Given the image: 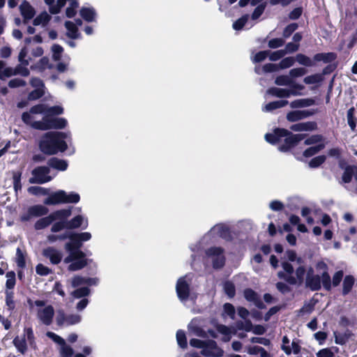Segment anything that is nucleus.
Segmentation results:
<instances>
[{
	"instance_id": "obj_1",
	"label": "nucleus",
	"mask_w": 357,
	"mask_h": 357,
	"mask_svg": "<svg viewBox=\"0 0 357 357\" xmlns=\"http://www.w3.org/2000/svg\"><path fill=\"white\" fill-rule=\"evenodd\" d=\"M67 134L63 132L50 131L45 133L38 143L40 151L47 155L64 152L68 149L65 139Z\"/></svg>"
},
{
	"instance_id": "obj_2",
	"label": "nucleus",
	"mask_w": 357,
	"mask_h": 357,
	"mask_svg": "<svg viewBox=\"0 0 357 357\" xmlns=\"http://www.w3.org/2000/svg\"><path fill=\"white\" fill-rule=\"evenodd\" d=\"M305 136V134H294L285 128H276L272 133L265 135V139L269 144L275 145L279 143L282 138H284L278 149L281 152H287L297 146Z\"/></svg>"
},
{
	"instance_id": "obj_3",
	"label": "nucleus",
	"mask_w": 357,
	"mask_h": 357,
	"mask_svg": "<svg viewBox=\"0 0 357 357\" xmlns=\"http://www.w3.org/2000/svg\"><path fill=\"white\" fill-rule=\"evenodd\" d=\"M80 200L79 194L71 192L67 194L63 190H57L50 194L45 200L44 204L46 205H57L60 204H76Z\"/></svg>"
},
{
	"instance_id": "obj_4",
	"label": "nucleus",
	"mask_w": 357,
	"mask_h": 357,
	"mask_svg": "<svg viewBox=\"0 0 357 357\" xmlns=\"http://www.w3.org/2000/svg\"><path fill=\"white\" fill-rule=\"evenodd\" d=\"M67 124V120L64 118L45 116L42 121H36L33 126L36 130H48L63 129Z\"/></svg>"
},
{
	"instance_id": "obj_5",
	"label": "nucleus",
	"mask_w": 357,
	"mask_h": 357,
	"mask_svg": "<svg viewBox=\"0 0 357 357\" xmlns=\"http://www.w3.org/2000/svg\"><path fill=\"white\" fill-rule=\"evenodd\" d=\"M338 167L343 171L340 183L341 184H349L354 178L356 185L353 192L357 195V165L347 164L344 159H340L338 161Z\"/></svg>"
},
{
	"instance_id": "obj_6",
	"label": "nucleus",
	"mask_w": 357,
	"mask_h": 357,
	"mask_svg": "<svg viewBox=\"0 0 357 357\" xmlns=\"http://www.w3.org/2000/svg\"><path fill=\"white\" fill-rule=\"evenodd\" d=\"M336 59L337 54L335 52L317 53L313 56V60L316 62L323 61L325 63H329L324 68L322 73H319L320 75H322V77L330 75L335 70L337 67V64L335 63H331L334 61Z\"/></svg>"
},
{
	"instance_id": "obj_7",
	"label": "nucleus",
	"mask_w": 357,
	"mask_h": 357,
	"mask_svg": "<svg viewBox=\"0 0 357 357\" xmlns=\"http://www.w3.org/2000/svg\"><path fill=\"white\" fill-rule=\"evenodd\" d=\"M225 250L221 247H211L206 250V255L212 257V266L214 269H220L225 265Z\"/></svg>"
},
{
	"instance_id": "obj_8",
	"label": "nucleus",
	"mask_w": 357,
	"mask_h": 357,
	"mask_svg": "<svg viewBox=\"0 0 357 357\" xmlns=\"http://www.w3.org/2000/svg\"><path fill=\"white\" fill-rule=\"evenodd\" d=\"M50 173V168L48 166H38L32 170L33 177L29 178V183L39 184L47 183L52 179V177L49 176Z\"/></svg>"
},
{
	"instance_id": "obj_9",
	"label": "nucleus",
	"mask_w": 357,
	"mask_h": 357,
	"mask_svg": "<svg viewBox=\"0 0 357 357\" xmlns=\"http://www.w3.org/2000/svg\"><path fill=\"white\" fill-rule=\"evenodd\" d=\"M68 255L64 259L65 264H70L68 269L70 271H76L84 268L88 264L87 259H83L72 251H67Z\"/></svg>"
},
{
	"instance_id": "obj_10",
	"label": "nucleus",
	"mask_w": 357,
	"mask_h": 357,
	"mask_svg": "<svg viewBox=\"0 0 357 357\" xmlns=\"http://www.w3.org/2000/svg\"><path fill=\"white\" fill-rule=\"evenodd\" d=\"M68 239L70 241L65 244V250L72 251L83 259H86V255L81 250L83 242L77 237L75 233L70 232Z\"/></svg>"
},
{
	"instance_id": "obj_11",
	"label": "nucleus",
	"mask_w": 357,
	"mask_h": 357,
	"mask_svg": "<svg viewBox=\"0 0 357 357\" xmlns=\"http://www.w3.org/2000/svg\"><path fill=\"white\" fill-rule=\"evenodd\" d=\"M49 212V209L41 204H36L29 206L27 209L26 213L21 215V220L22 222L29 221L33 217H42L46 215Z\"/></svg>"
},
{
	"instance_id": "obj_12",
	"label": "nucleus",
	"mask_w": 357,
	"mask_h": 357,
	"mask_svg": "<svg viewBox=\"0 0 357 357\" xmlns=\"http://www.w3.org/2000/svg\"><path fill=\"white\" fill-rule=\"evenodd\" d=\"M201 354L208 357H222L224 351L218 346L215 340H206V344L201 351Z\"/></svg>"
},
{
	"instance_id": "obj_13",
	"label": "nucleus",
	"mask_w": 357,
	"mask_h": 357,
	"mask_svg": "<svg viewBox=\"0 0 357 357\" xmlns=\"http://www.w3.org/2000/svg\"><path fill=\"white\" fill-rule=\"evenodd\" d=\"M282 267L284 271H280L278 273V276L286 281L291 285H295L297 284V280L295 277L292 276L291 274L294 272L293 266L287 261H283L282 263Z\"/></svg>"
},
{
	"instance_id": "obj_14",
	"label": "nucleus",
	"mask_w": 357,
	"mask_h": 357,
	"mask_svg": "<svg viewBox=\"0 0 357 357\" xmlns=\"http://www.w3.org/2000/svg\"><path fill=\"white\" fill-rule=\"evenodd\" d=\"M176 291L178 298L181 301H187L190 296V285L185 278H180L176 282Z\"/></svg>"
},
{
	"instance_id": "obj_15",
	"label": "nucleus",
	"mask_w": 357,
	"mask_h": 357,
	"mask_svg": "<svg viewBox=\"0 0 357 357\" xmlns=\"http://www.w3.org/2000/svg\"><path fill=\"white\" fill-rule=\"evenodd\" d=\"M243 296L247 301L253 303L258 309L264 310L266 308L259 295L252 289H245L243 290Z\"/></svg>"
},
{
	"instance_id": "obj_16",
	"label": "nucleus",
	"mask_w": 357,
	"mask_h": 357,
	"mask_svg": "<svg viewBox=\"0 0 357 357\" xmlns=\"http://www.w3.org/2000/svg\"><path fill=\"white\" fill-rule=\"evenodd\" d=\"M38 317L42 323L46 326H50L52 323L54 315V310L52 305H49L44 309L38 311Z\"/></svg>"
},
{
	"instance_id": "obj_17",
	"label": "nucleus",
	"mask_w": 357,
	"mask_h": 357,
	"mask_svg": "<svg viewBox=\"0 0 357 357\" xmlns=\"http://www.w3.org/2000/svg\"><path fill=\"white\" fill-rule=\"evenodd\" d=\"M43 255L49 259L52 264L57 265L62 260V253L54 247H47L43 250Z\"/></svg>"
},
{
	"instance_id": "obj_18",
	"label": "nucleus",
	"mask_w": 357,
	"mask_h": 357,
	"mask_svg": "<svg viewBox=\"0 0 357 357\" xmlns=\"http://www.w3.org/2000/svg\"><path fill=\"white\" fill-rule=\"evenodd\" d=\"M316 267L317 269H321L323 270V273H321V281H322V286L324 289L326 291H331V276L328 272V266L324 261H319Z\"/></svg>"
},
{
	"instance_id": "obj_19",
	"label": "nucleus",
	"mask_w": 357,
	"mask_h": 357,
	"mask_svg": "<svg viewBox=\"0 0 357 357\" xmlns=\"http://www.w3.org/2000/svg\"><path fill=\"white\" fill-rule=\"evenodd\" d=\"M20 10L21 15L24 18V23H26L28 20L32 19L36 14L34 8L26 0L23 1L20 6Z\"/></svg>"
},
{
	"instance_id": "obj_20",
	"label": "nucleus",
	"mask_w": 357,
	"mask_h": 357,
	"mask_svg": "<svg viewBox=\"0 0 357 357\" xmlns=\"http://www.w3.org/2000/svg\"><path fill=\"white\" fill-rule=\"evenodd\" d=\"M321 275H315L312 277H306L305 287L312 291H317L321 289Z\"/></svg>"
},
{
	"instance_id": "obj_21",
	"label": "nucleus",
	"mask_w": 357,
	"mask_h": 357,
	"mask_svg": "<svg viewBox=\"0 0 357 357\" xmlns=\"http://www.w3.org/2000/svg\"><path fill=\"white\" fill-rule=\"evenodd\" d=\"M290 129L295 132L312 131L317 129V123L315 121L298 123L291 125Z\"/></svg>"
},
{
	"instance_id": "obj_22",
	"label": "nucleus",
	"mask_w": 357,
	"mask_h": 357,
	"mask_svg": "<svg viewBox=\"0 0 357 357\" xmlns=\"http://www.w3.org/2000/svg\"><path fill=\"white\" fill-rule=\"evenodd\" d=\"M267 93L273 96L284 98H289L291 95L296 96V93L294 90H289L287 89H281L277 87H271L267 90Z\"/></svg>"
},
{
	"instance_id": "obj_23",
	"label": "nucleus",
	"mask_w": 357,
	"mask_h": 357,
	"mask_svg": "<svg viewBox=\"0 0 357 357\" xmlns=\"http://www.w3.org/2000/svg\"><path fill=\"white\" fill-rule=\"evenodd\" d=\"M72 208L73 207L70 206L68 208H63L51 213L52 220L53 222L55 220L68 221V218L72 214Z\"/></svg>"
},
{
	"instance_id": "obj_24",
	"label": "nucleus",
	"mask_w": 357,
	"mask_h": 357,
	"mask_svg": "<svg viewBox=\"0 0 357 357\" xmlns=\"http://www.w3.org/2000/svg\"><path fill=\"white\" fill-rule=\"evenodd\" d=\"M48 167L59 171H66L68 167V162L56 157L50 158L47 161Z\"/></svg>"
},
{
	"instance_id": "obj_25",
	"label": "nucleus",
	"mask_w": 357,
	"mask_h": 357,
	"mask_svg": "<svg viewBox=\"0 0 357 357\" xmlns=\"http://www.w3.org/2000/svg\"><path fill=\"white\" fill-rule=\"evenodd\" d=\"M13 344L21 354H25L27 351L28 347L26 340L23 336L17 335L13 340Z\"/></svg>"
},
{
	"instance_id": "obj_26",
	"label": "nucleus",
	"mask_w": 357,
	"mask_h": 357,
	"mask_svg": "<svg viewBox=\"0 0 357 357\" xmlns=\"http://www.w3.org/2000/svg\"><path fill=\"white\" fill-rule=\"evenodd\" d=\"M354 283L355 278L353 275H347L344 278L342 291L343 296H346L351 292Z\"/></svg>"
},
{
	"instance_id": "obj_27",
	"label": "nucleus",
	"mask_w": 357,
	"mask_h": 357,
	"mask_svg": "<svg viewBox=\"0 0 357 357\" xmlns=\"http://www.w3.org/2000/svg\"><path fill=\"white\" fill-rule=\"evenodd\" d=\"M5 303L7 310L12 312L16 307V301H15L14 291L5 290Z\"/></svg>"
},
{
	"instance_id": "obj_28",
	"label": "nucleus",
	"mask_w": 357,
	"mask_h": 357,
	"mask_svg": "<svg viewBox=\"0 0 357 357\" xmlns=\"http://www.w3.org/2000/svg\"><path fill=\"white\" fill-rule=\"evenodd\" d=\"M289 104L287 100H280L267 103L263 108V111L266 112H271L275 109L282 108Z\"/></svg>"
},
{
	"instance_id": "obj_29",
	"label": "nucleus",
	"mask_w": 357,
	"mask_h": 357,
	"mask_svg": "<svg viewBox=\"0 0 357 357\" xmlns=\"http://www.w3.org/2000/svg\"><path fill=\"white\" fill-rule=\"evenodd\" d=\"M315 100L313 98L297 99L290 102V107L293 109L306 107L314 105Z\"/></svg>"
},
{
	"instance_id": "obj_30",
	"label": "nucleus",
	"mask_w": 357,
	"mask_h": 357,
	"mask_svg": "<svg viewBox=\"0 0 357 357\" xmlns=\"http://www.w3.org/2000/svg\"><path fill=\"white\" fill-rule=\"evenodd\" d=\"M80 15L82 17L88 22H91L95 20L96 11L93 8L83 7L79 10Z\"/></svg>"
},
{
	"instance_id": "obj_31",
	"label": "nucleus",
	"mask_w": 357,
	"mask_h": 357,
	"mask_svg": "<svg viewBox=\"0 0 357 357\" xmlns=\"http://www.w3.org/2000/svg\"><path fill=\"white\" fill-rule=\"evenodd\" d=\"M23 337H24V339L26 340V341L29 342V346L33 348L36 349V337L33 333V328L31 327H25L23 330Z\"/></svg>"
},
{
	"instance_id": "obj_32",
	"label": "nucleus",
	"mask_w": 357,
	"mask_h": 357,
	"mask_svg": "<svg viewBox=\"0 0 357 357\" xmlns=\"http://www.w3.org/2000/svg\"><path fill=\"white\" fill-rule=\"evenodd\" d=\"M65 26L68 30L67 36L71 39H77L79 36V30L77 26L70 21L65 22Z\"/></svg>"
},
{
	"instance_id": "obj_33",
	"label": "nucleus",
	"mask_w": 357,
	"mask_h": 357,
	"mask_svg": "<svg viewBox=\"0 0 357 357\" xmlns=\"http://www.w3.org/2000/svg\"><path fill=\"white\" fill-rule=\"evenodd\" d=\"M351 335L352 333L349 329H347L343 333H337V332H334L335 342L340 345H344L351 337Z\"/></svg>"
},
{
	"instance_id": "obj_34",
	"label": "nucleus",
	"mask_w": 357,
	"mask_h": 357,
	"mask_svg": "<svg viewBox=\"0 0 357 357\" xmlns=\"http://www.w3.org/2000/svg\"><path fill=\"white\" fill-rule=\"evenodd\" d=\"M52 219L50 214L48 216L40 218L34 224L35 229L41 230L47 227L52 223L53 220Z\"/></svg>"
},
{
	"instance_id": "obj_35",
	"label": "nucleus",
	"mask_w": 357,
	"mask_h": 357,
	"mask_svg": "<svg viewBox=\"0 0 357 357\" xmlns=\"http://www.w3.org/2000/svg\"><path fill=\"white\" fill-rule=\"evenodd\" d=\"M7 278L6 282V289L9 291H13L16 284V274L15 271H10L6 273Z\"/></svg>"
},
{
	"instance_id": "obj_36",
	"label": "nucleus",
	"mask_w": 357,
	"mask_h": 357,
	"mask_svg": "<svg viewBox=\"0 0 357 357\" xmlns=\"http://www.w3.org/2000/svg\"><path fill=\"white\" fill-rule=\"evenodd\" d=\"M50 20L51 16L46 11H43L34 18L33 20V24L34 26H38L40 24L45 26Z\"/></svg>"
},
{
	"instance_id": "obj_37",
	"label": "nucleus",
	"mask_w": 357,
	"mask_h": 357,
	"mask_svg": "<svg viewBox=\"0 0 357 357\" xmlns=\"http://www.w3.org/2000/svg\"><path fill=\"white\" fill-rule=\"evenodd\" d=\"M35 68L40 72H43L46 69H52L53 65L50 63L47 56H43L36 63Z\"/></svg>"
},
{
	"instance_id": "obj_38",
	"label": "nucleus",
	"mask_w": 357,
	"mask_h": 357,
	"mask_svg": "<svg viewBox=\"0 0 357 357\" xmlns=\"http://www.w3.org/2000/svg\"><path fill=\"white\" fill-rule=\"evenodd\" d=\"M324 147V144H319L316 146H310L304 151L303 156L305 158L312 157L322 150Z\"/></svg>"
},
{
	"instance_id": "obj_39",
	"label": "nucleus",
	"mask_w": 357,
	"mask_h": 357,
	"mask_svg": "<svg viewBox=\"0 0 357 357\" xmlns=\"http://www.w3.org/2000/svg\"><path fill=\"white\" fill-rule=\"evenodd\" d=\"M83 222V217L80 215H77L70 220L66 221L68 229H74L81 227Z\"/></svg>"
},
{
	"instance_id": "obj_40",
	"label": "nucleus",
	"mask_w": 357,
	"mask_h": 357,
	"mask_svg": "<svg viewBox=\"0 0 357 357\" xmlns=\"http://www.w3.org/2000/svg\"><path fill=\"white\" fill-rule=\"evenodd\" d=\"M296 60L299 64L304 66L310 67L314 65L310 57L301 53L296 54L295 61Z\"/></svg>"
},
{
	"instance_id": "obj_41",
	"label": "nucleus",
	"mask_w": 357,
	"mask_h": 357,
	"mask_svg": "<svg viewBox=\"0 0 357 357\" xmlns=\"http://www.w3.org/2000/svg\"><path fill=\"white\" fill-rule=\"evenodd\" d=\"M354 111L355 109L354 107L349 108L347 111V123L351 130H355L357 124V119L354 116Z\"/></svg>"
},
{
	"instance_id": "obj_42",
	"label": "nucleus",
	"mask_w": 357,
	"mask_h": 357,
	"mask_svg": "<svg viewBox=\"0 0 357 357\" xmlns=\"http://www.w3.org/2000/svg\"><path fill=\"white\" fill-rule=\"evenodd\" d=\"M224 291L225 294L232 298L236 295V287L234 284L231 281H226L223 284Z\"/></svg>"
},
{
	"instance_id": "obj_43",
	"label": "nucleus",
	"mask_w": 357,
	"mask_h": 357,
	"mask_svg": "<svg viewBox=\"0 0 357 357\" xmlns=\"http://www.w3.org/2000/svg\"><path fill=\"white\" fill-rule=\"evenodd\" d=\"M324 79V77H322V75H320L319 73H316V74L305 77L303 79V82L306 84H312L320 83Z\"/></svg>"
},
{
	"instance_id": "obj_44",
	"label": "nucleus",
	"mask_w": 357,
	"mask_h": 357,
	"mask_svg": "<svg viewBox=\"0 0 357 357\" xmlns=\"http://www.w3.org/2000/svg\"><path fill=\"white\" fill-rule=\"evenodd\" d=\"M4 66L5 63L3 61H0V79H3L5 77H10L12 75H15V73H14V70L10 67H7L3 70H2Z\"/></svg>"
},
{
	"instance_id": "obj_45",
	"label": "nucleus",
	"mask_w": 357,
	"mask_h": 357,
	"mask_svg": "<svg viewBox=\"0 0 357 357\" xmlns=\"http://www.w3.org/2000/svg\"><path fill=\"white\" fill-rule=\"evenodd\" d=\"M176 340L178 346L182 349L188 347L187 338L185 332L183 330H178L176 332Z\"/></svg>"
},
{
	"instance_id": "obj_46",
	"label": "nucleus",
	"mask_w": 357,
	"mask_h": 357,
	"mask_svg": "<svg viewBox=\"0 0 357 357\" xmlns=\"http://www.w3.org/2000/svg\"><path fill=\"white\" fill-rule=\"evenodd\" d=\"M248 18L249 15L248 14L242 15L233 23V29L236 31L241 30L247 23Z\"/></svg>"
},
{
	"instance_id": "obj_47",
	"label": "nucleus",
	"mask_w": 357,
	"mask_h": 357,
	"mask_svg": "<svg viewBox=\"0 0 357 357\" xmlns=\"http://www.w3.org/2000/svg\"><path fill=\"white\" fill-rule=\"evenodd\" d=\"M326 157L324 155L316 156L310 160L309 162V167L310 168H317L325 162Z\"/></svg>"
},
{
	"instance_id": "obj_48",
	"label": "nucleus",
	"mask_w": 357,
	"mask_h": 357,
	"mask_svg": "<svg viewBox=\"0 0 357 357\" xmlns=\"http://www.w3.org/2000/svg\"><path fill=\"white\" fill-rule=\"evenodd\" d=\"M292 83V79L289 75H282L278 76L275 79V84L278 86H288Z\"/></svg>"
},
{
	"instance_id": "obj_49",
	"label": "nucleus",
	"mask_w": 357,
	"mask_h": 357,
	"mask_svg": "<svg viewBox=\"0 0 357 357\" xmlns=\"http://www.w3.org/2000/svg\"><path fill=\"white\" fill-rule=\"evenodd\" d=\"M63 109L62 107L59 105H55L52 107H47L46 105V112H45V116H56L60 115L63 114Z\"/></svg>"
},
{
	"instance_id": "obj_50",
	"label": "nucleus",
	"mask_w": 357,
	"mask_h": 357,
	"mask_svg": "<svg viewBox=\"0 0 357 357\" xmlns=\"http://www.w3.org/2000/svg\"><path fill=\"white\" fill-rule=\"evenodd\" d=\"M52 59L55 61H59L61 59V54L63 52V48L59 44H54L52 46Z\"/></svg>"
},
{
	"instance_id": "obj_51",
	"label": "nucleus",
	"mask_w": 357,
	"mask_h": 357,
	"mask_svg": "<svg viewBox=\"0 0 357 357\" xmlns=\"http://www.w3.org/2000/svg\"><path fill=\"white\" fill-rule=\"evenodd\" d=\"M16 263L19 268L23 269L26 267L25 256L20 248L16 250Z\"/></svg>"
},
{
	"instance_id": "obj_52",
	"label": "nucleus",
	"mask_w": 357,
	"mask_h": 357,
	"mask_svg": "<svg viewBox=\"0 0 357 357\" xmlns=\"http://www.w3.org/2000/svg\"><path fill=\"white\" fill-rule=\"evenodd\" d=\"M78 6L79 3L77 1H70V6L66 10V17L68 18L73 17L77 13L76 9L78 8Z\"/></svg>"
},
{
	"instance_id": "obj_53",
	"label": "nucleus",
	"mask_w": 357,
	"mask_h": 357,
	"mask_svg": "<svg viewBox=\"0 0 357 357\" xmlns=\"http://www.w3.org/2000/svg\"><path fill=\"white\" fill-rule=\"evenodd\" d=\"M267 6L266 2H263L259 4L252 13L251 17L253 20H257L264 12Z\"/></svg>"
},
{
	"instance_id": "obj_54",
	"label": "nucleus",
	"mask_w": 357,
	"mask_h": 357,
	"mask_svg": "<svg viewBox=\"0 0 357 357\" xmlns=\"http://www.w3.org/2000/svg\"><path fill=\"white\" fill-rule=\"evenodd\" d=\"M90 289L87 287H79L73 291L72 295L76 298H80L89 296Z\"/></svg>"
},
{
	"instance_id": "obj_55",
	"label": "nucleus",
	"mask_w": 357,
	"mask_h": 357,
	"mask_svg": "<svg viewBox=\"0 0 357 357\" xmlns=\"http://www.w3.org/2000/svg\"><path fill=\"white\" fill-rule=\"evenodd\" d=\"M21 177H22L21 172H15L13 173V188L15 192L20 190L22 188Z\"/></svg>"
},
{
	"instance_id": "obj_56",
	"label": "nucleus",
	"mask_w": 357,
	"mask_h": 357,
	"mask_svg": "<svg viewBox=\"0 0 357 357\" xmlns=\"http://www.w3.org/2000/svg\"><path fill=\"white\" fill-rule=\"evenodd\" d=\"M298 25L297 23H291L288 24L283 30L282 36L284 38H288L292 33L298 29Z\"/></svg>"
},
{
	"instance_id": "obj_57",
	"label": "nucleus",
	"mask_w": 357,
	"mask_h": 357,
	"mask_svg": "<svg viewBox=\"0 0 357 357\" xmlns=\"http://www.w3.org/2000/svg\"><path fill=\"white\" fill-rule=\"evenodd\" d=\"M295 59L292 56H289L282 59L279 64H278L279 69H286L290 68L294 64Z\"/></svg>"
},
{
	"instance_id": "obj_58",
	"label": "nucleus",
	"mask_w": 357,
	"mask_h": 357,
	"mask_svg": "<svg viewBox=\"0 0 357 357\" xmlns=\"http://www.w3.org/2000/svg\"><path fill=\"white\" fill-rule=\"evenodd\" d=\"M286 118L289 122H296L303 119L301 110H294L288 112Z\"/></svg>"
},
{
	"instance_id": "obj_59",
	"label": "nucleus",
	"mask_w": 357,
	"mask_h": 357,
	"mask_svg": "<svg viewBox=\"0 0 357 357\" xmlns=\"http://www.w3.org/2000/svg\"><path fill=\"white\" fill-rule=\"evenodd\" d=\"M67 0H57L56 4H54L49 8V11L52 15H56L60 13L61 9L66 5Z\"/></svg>"
},
{
	"instance_id": "obj_60",
	"label": "nucleus",
	"mask_w": 357,
	"mask_h": 357,
	"mask_svg": "<svg viewBox=\"0 0 357 357\" xmlns=\"http://www.w3.org/2000/svg\"><path fill=\"white\" fill-rule=\"evenodd\" d=\"M343 277H344L343 271L340 270V271H336L335 273V274L333 275V279L331 280V287H337L342 282Z\"/></svg>"
},
{
	"instance_id": "obj_61",
	"label": "nucleus",
	"mask_w": 357,
	"mask_h": 357,
	"mask_svg": "<svg viewBox=\"0 0 357 357\" xmlns=\"http://www.w3.org/2000/svg\"><path fill=\"white\" fill-rule=\"evenodd\" d=\"M61 350H60V354H61V357H72L73 356V355L74 354V351L70 346L67 345L66 342H65V344H61Z\"/></svg>"
},
{
	"instance_id": "obj_62",
	"label": "nucleus",
	"mask_w": 357,
	"mask_h": 357,
	"mask_svg": "<svg viewBox=\"0 0 357 357\" xmlns=\"http://www.w3.org/2000/svg\"><path fill=\"white\" fill-rule=\"evenodd\" d=\"M36 273L41 276H46L52 273V269L45 266L43 264H38L36 266Z\"/></svg>"
},
{
	"instance_id": "obj_63",
	"label": "nucleus",
	"mask_w": 357,
	"mask_h": 357,
	"mask_svg": "<svg viewBox=\"0 0 357 357\" xmlns=\"http://www.w3.org/2000/svg\"><path fill=\"white\" fill-rule=\"evenodd\" d=\"M305 272L306 270L303 266H300L296 269V279L297 280V284H301L303 282Z\"/></svg>"
},
{
	"instance_id": "obj_64",
	"label": "nucleus",
	"mask_w": 357,
	"mask_h": 357,
	"mask_svg": "<svg viewBox=\"0 0 357 357\" xmlns=\"http://www.w3.org/2000/svg\"><path fill=\"white\" fill-rule=\"evenodd\" d=\"M282 344L281 345V349L288 356L291 355L292 353L291 348L289 345L290 340L287 335L282 337Z\"/></svg>"
}]
</instances>
